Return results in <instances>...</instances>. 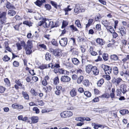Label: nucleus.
Returning a JSON list of instances; mask_svg holds the SVG:
<instances>
[{
    "label": "nucleus",
    "instance_id": "nucleus-10",
    "mask_svg": "<svg viewBox=\"0 0 129 129\" xmlns=\"http://www.w3.org/2000/svg\"><path fill=\"white\" fill-rule=\"evenodd\" d=\"M101 22L106 29L108 28L110 26V23L107 20H102V21Z\"/></svg>",
    "mask_w": 129,
    "mask_h": 129
},
{
    "label": "nucleus",
    "instance_id": "nucleus-40",
    "mask_svg": "<svg viewBox=\"0 0 129 129\" xmlns=\"http://www.w3.org/2000/svg\"><path fill=\"white\" fill-rule=\"evenodd\" d=\"M45 8H46L47 10L50 11L51 9V6L48 4H46L44 5Z\"/></svg>",
    "mask_w": 129,
    "mask_h": 129
},
{
    "label": "nucleus",
    "instance_id": "nucleus-14",
    "mask_svg": "<svg viewBox=\"0 0 129 129\" xmlns=\"http://www.w3.org/2000/svg\"><path fill=\"white\" fill-rule=\"evenodd\" d=\"M7 13L6 12H3L0 13V19H3L4 21L6 20L7 19L6 17Z\"/></svg>",
    "mask_w": 129,
    "mask_h": 129
},
{
    "label": "nucleus",
    "instance_id": "nucleus-26",
    "mask_svg": "<svg viewBox=\"0 0 129 129\" xmlns=\"http://www.w3.org/2000/svg\"><path fill=\"white\" fill-rule=\"evenodd\" d=\"M22 94L25 99L27 100L29 99V95L26 92L22 91Z\"/></svg>",
    "mask_w": 129,
    "mask_h": 129
},
{
    "label": "nucleus",
    "instance_id": "nucleus-29",
    "mask_svg": "<svg viewBox=\"0 0 129 129\" xmlns=\"http://www.w3.org/2000/svg\"><path fill=\"white\" fill-rule=\"evenodd\" d=\"M93 20L92 19H90L88 20V22L87 24L86 25V28H88L91 24Z\"/></svg>",
    "mask_w": 129,
    "mask_h": 129
},
{
    "label": "nucleus",
    "instance_id": "nucleus-17",
    "mask_svg": "<svg viewBox=\"0 0 129 129\" xmlns=\"http://www.w3.org/2000/svg\"><path fill=\"white\" fill-rule=\"evenodd\" d=\"M33 41L28 40L27 42L25 48H30L31 49L33 47V45L32 44Z\"/></svg>",
    "mask_w": 129,
    "mask_h": 129
},
{
    "label": "nucleus",
    "instance_id": "nucleus-18",
    "mask_svg": "<svg viewBox=\"0 0 129 129\" xmlns=\"http://www.w3.org/2000/svg\"><path fill=\"white\" fill-rule=\"evenodd\" d=\"M6 7L8 9H12L14 10L16 9L15 7L12 4H11L9 2H7V3L6 6Z\"/></svg>",
    "mask_w": 129,
    "mask_h": 129
},
{
    "label": "nucleus",
    "instance_id": "nucleus-49",
    "mask_svg": "<svg viewBox=\"0 0 129 129\" xmlns=\"http://www.w3.org/2000/svg\"><path fill=\"white\" fill-rule=\"evenodd\" d=\"M70 27L71 28L73 31H78V30L77 28L75 27L73 25H72L70 26Z\"/></svg>",
    "mask_w": 129,
    "mask_h": 129
},
{
    "label": "nucleus",
    "instance_id": "nucleus-48",
    "mask_svg": "<svg viewBox=\"0 0 129 129\" xmlns=\"http://www.w3.org/2000/svg\"><path fill=\"white\" fill-rule=\"evenodd\" d=\"M84 95L87 97H90L91 96V93L89 91H85L84 92Z\"/></svg>",
    "mask_w": 129,
    "mask_h": 129
},
{
    "label": "nucleus",
    "instance_id": "nucleus-47",
    "mask_svg": "<svg viewBox=\"0 0 129 129\" xmlns=\"http://www.w3.org/2000/svg\"><path fill=\"white\" fill-rule=\"evenodd\" d=\"M66 114L67 117H69L72 116L73 115V113L72 112L70 111H66Z\"/></svg>",
    "mask_w": 129,
    "mask_h": 129
},
{
    "label": "nucleus",
    "instance_id": "nucleus-54",
    "mask_svg": "<svg viewBox=\"0 0 129 129\" xmlns=\"http://www.w3.org/2000/svg\"><path fill=\"white\" fill-rule=\"evenodd\" d=\"M6 90V88L2 86H0V93H3Z\"/></svg>",
    "mask_w": 129,
    "mask_h": 129
},
{
    "label": "nucleus",
    "instance_id": "nucleus-57",
    "mask_svg": "<svg viewBox=\"0 0 129 129\" xmlns=\"http://www.w3.org/2000/svg\"><path fill=\"white\" fill-rule=\"evenodd\" d=\"M19 62L16 61H14L13 62V65L14 67H18L19 66Z\"/></svg>",
    "mask_w": 129,
    "mask_h": 129
},
{
    "label": "nucleus",
    "instance_id": "nucleus-2",
    "mask_svg": "<svg viewBox=\"0 0 129 129\" xmlns=\"http://www.w3.org/2000/svg\"><path fill=\"white\" fill-rule=\"evenodd\" d=\"M61 82L66 83L69 82L71 80V78L68 76H62L60 78Z\"/></svg>",
    "mask_w": 129,
    "mask_h": 129
},
{
    "label": "nucleus",
    "instance_id": "nucleus-60",
    "mask_svg": "<svg viewBox=\"0 0 129 129\" xmlns=\"http://www.w3.org/2000/svg\"><path fill=\"white\" fill-rule=\"evenodd\" d=\"M31 121H38V117L37 116H33L31 118Z\"/></svg>",
    "mask_w": 129,
    "mask_h": 129
},
{
    "label": "nucleus",
    "instance_id": "nucleus-45",
    "mask_svg": "<svg viewBox=\"0 0 129 129\" xmlns=\"http://www.w3.org/2000/svg\"><path fill=\"white\" fill-rule=\"evenodd\" d=\"M35 3L36 5L39 7H41L42 4L40 0H37Z\"/></svg>",
    "mask_w": 129,
    "mask_h": 129
},
{
    "label": "nucleus",
    "instance_id": "nucleus-44",
    "mask_svg": "<svg viewBox=\"0 0 129 129\" xmlns=\"http://www.w3.org/2000/svg\"><path fill=\"white\" fill-rule=\"evenodd\" d=\"M113 73L115 75H117L118 73V68L116 67H114L113 68Z\"/></svg>",
    "mask_w": 129,
    "mask_h": 129
},
{
    "label": "nucleus",
    "instance_id": "nucleus-28",
    "mask_svg": "<svg viewBox=\"0 0 129 129\" xmlns=\"http://www.w3.org/2000/svg\"><path fill=\"white\" fill-rule=\"evenodd\" d=\"M4 81L5 82V85L6 86H9L10 85V82L8 78H6L5 79H4Z\"/></svg>",
    "mask_w": 129,
    "mask_h": 129
},
{
    "label": "nucleus",
    "instance_id": "nucleus-24",
    "mask_svg": "<svg viewBox=\"0 0 129 129\" xmlns=\"http://www.w3.org/2000/svg\"><path fill=\"white\" fill-rule=\"evenodd\" d=\"M24 49L27 55H30L32 52V51L31 49L25 48Z\"/></svg>",
    "mask_w": 129,
    "mask_h": 129
},
{
    "label": "nucleus",
    "instance_id": "nucleus-41",
    "mask_svg": "<svg viewBox=\"0 0 129 129\" xmlns=\"http://www.w3.org/2000/svg\"><path fill=\"white\" fill-rule=\"evenodd\" d=\"M68 24V22L65 20H63L62 22V24L61 26L62 28H64L66 27Z\"/></svg>",
    "mask_w": 129,
    "mask_h": 129
},
{
    "label": "nucleus",
    "instance_id": "nucleus-58",
    "mask_svg": "<svg viewBox=\"0 0 129 129\" xmlns=\"http://www.w3.org/2000/svg\"><path fill=\"white\" fill-rule=\"evenodd\" d=\"M33 110L36 112V113L37 114L39 113L40 111L39 109L37 107H34L33 108Z\"/></svg>",
    "mask_w": 129,
    "mask_h": 129
},
{
    "label": "nucleus",
    "instance_id": "nucleus-32",
    "mask_svg": "<svg viewBox=\"0 0 129 129\" xmlns=\"http://www.w3.org/2000/svg\"><path fill=\"white\" fill-rule=\"evenodd\" d=\"M102 57L105 61H107L108 59V55L107 53H104L102 55Z\"/></svg>",
    "mask_w": 129,
    "mask_h": 129
},
{
    "label": "nucleus",
    "instance_id": "nucleus-37",
    "mask_svg": "<svg viewBox=\"0 0 129 129\" xmlns=\"http://www.w3.org/2000/svg\"><path fill=\"white\" fill-rule=\"evenodd\" d=\"M75 24L78 27L80 28H82L81 23L79 20L78 19L76 20L75 22Z\"/></svg>",
    "mask_w": 129,
    "mask_h": 129
},
{
    "label": "nucleus",
    "instance_id": "nucleus-33",
    "mask_svg": "<svg viewBox=\"0 0 129 129\" xmlns=\"http://www.w3.org/2000/svg\"><path fill=\"white\" fill-rule=\"evenodd\" d=\"M23 24L30 27L32 26L33 23L30 21H29L26 20L24 21L23 22Z\"/></svg>",
    "mask_w": 129,
    "mask_h": 129
},
{
    "label": "nucleus",
    "instance_id": "nucleus-27",
    "mask_svg": "<svg viewBox=\"0 0 129 129\" xmlns=\"http://www.w3.org/2000/svg\"><path fill=\"white\" fill-rule=\"evenodd\" d=\"M120 113L122 115H124L129 113V111L127 110H121L119 111Z\"/></svg>",
    "mask_w": 129,
    "mask_h": 129
},
{
    "label": "nucleus",
    "instance_id": "nucleus-51",
    "mask_svg": "<svg viewBox=\"0 0 129 129\" xmlns=\"http://www.w3.org/2000/svg\"><path fill=\"white\" fill-rule=\"evenodd\" d=\"M108 28L107 29L111 33H113L115 31L113 28L111 26H109Z\"/></svg>",
    "mask_w": 129,
    "mask_h": 129
},
{
    "label": "nucleus",
    "instance_id": "nucleus-30",
    "mask_svg": "<svg viewBox=\"0 0 129 129\" xmlns=\"http://www.w3.org/2000/svg\"><path fill=\"white\" fill-rule=\"evenodd\" d=\"M89 52L93 56H95L98 54L96 52L93 51V48L92 47H90Z\"/></svg>",
    "mask_w": 129,
    "mask_h": 129
},
{
    "label": "nucleus",
    "instance_id": "nucleus-59",
    "mask_svg": "<svg viewBox=\"0 0 129 129\" xmlns=\"http://www.w3.org/2000/svg\"><path fill=\"white\" fill-rule=\"evenodd\" d=\"M31 93L33 95H38L37 93L36 92L35 90L34 89L32 88L31 90Z\"/></svg>",
    "mask_w": 129,
    "mask_h": 129
},
{
    "label": "nucleus",
    "instance_id": "nucleus-42",
    "mask_svg": "<svg viewBox=\"0 0 129 129\" xmlns=\"http://www.w3.org/2000/svg\"><path fill=\"white\" fill-rule=\"evenodd\" d=\"M10 59V58L6 55H5L3 58V60L5 62L8 61Z\"/></svg>",
    "mask_w": 129,
    "mask_h": 129
},
{
    "label": "nucleus",
    "instance_id": "nucleus-22",
    "mask_svg": "<svg viewBox=\"0 0 129 129\" xmlns=\"http://www.w3.org/2000/svg\"><path fill=\"white\" fill-rule=\"evenodd\" d=\"M80 8L78 4H76L75 5L74 9V12L76 13L77 14L79 13V10H80Z\"/></svg>",
    "mask_w": 129,
    "mask_h": 129
},
{
    "label": "nucleus",
    "instance_id": "nucleus-46",
    "mask_svg": "<svg viewBox=\"0 0 129 129\" xmlns=\"http://www.w3.org/2000/svg\"><path fill=\"white\" fill-rule=\"evenodd\" d=\"M60 67L59 64V63H57L54 64H52L51 66V68L52 69H53L55 68H58Z\"/></svg>",
    "mask_w": 129,
    "mask_h": 129
},
{
    "label": "nucleus",
    "instance_id": "nucleus-12",
    "mask_svg": "<svg viewBox=\"0 0 129 129\" xmlns=\"http://www.w3.org/2000/svg\"><path fill=\"white\" fill-rule=\"evenodd\" d=\"M126 87V86L125 84H122L120 85V90L123 94H124L127 91Z\"/></svg>",
    "mask_w": 129,
    "mask_h": 129
},
{
    "label": "nucleus",
    "instance_id": "nucleus-1",
    "mask_svg": "<svg viewBox=\"0 0 129 129\" xmlns=\"http://www.w3.org/2000/svg\"><path fill=\"white\" fill-rule=\"evenodd\" d=\"M44 26L45 28H51L57 27V26L55 25H54L53 22L51 21V20H46L45 24Z\"/></svg>",
    "mask_w": 129,
    "mask_h": 129
},
{
    "label": "nucleus",
    "instance_id": "nucleus-36",
    "mask_svg": "<svg viewBox=\"0 0 129 129\" xmlns=\"http://www.w3.org/2000/svg\"><path fill=\"white\" fill-rule=\"evenodd\" d=\"M54 84L55 85H56L57 84L59 83V79L58 76L55 77L53 79Z\"/></svg>",
    "mask_w": 129,
    "mask_h": 129
},
{
    "label": "nucleus",
    "instance_id": "nucleus-63",
    "mask_svg": "<svg viewBox=\"0 0 129 129\" xmlns=\"http://www.w3.org/2000/svg\"><path fill=\"white\" fill-rule=\"evenodd\" d=\"M15 83L18 86H21L22 85V84L21 83L20 81L19 80H15Z\"/></svg>",
    "mask_w": 129,
    "mask_h": 129
},
{
    "label": "nucleus",
    "instance_id": "nucleus-52",
    "mask_svg": "<svg viewBox=\"0 0 129 129\" xmlns=\"http://www.w3.org/2000/svg\"><path fill=\"white\" fill-rule=\"evenodd\" d=\"M66 114V111H64L60 113V115L61 117L67 118V117Z\"/></svg>",
    "mask_w": 129,
    "mask_h": 129
},
{
    "label": "nucleus",
    "instance_id": "nucleus-6",
    "mask_svg": "<svg viewBox=\"0 0 129 129\" xmlns=\"http://www.w3.org/2000/svg\"><path fill=\"white\" fill-rule=\"evenodd\" d=\"M53 55L55 57L58 58H60L62 56L61 52L59 49H55Z\"/></svg>",
    "mask_w": 129,
    "mask_h": 129
},
{
    "label": "nucleus",
    "instance_id": "nucleus-7",
    "mask_svg": "<svg viewBox=\"0 0 129 129\" xmlns=\"http://www.w3.org/2000/svg\"><path fill=\"white\" fill-rule=\"evenodd\" d=\"M75 120L77 121H90L91 119L89 117H79L75 118Z\"/></svg>",
    "mask_w": 129,
    "mask_h": 129
},
{
    "label": "nucleus",
    "instance_id": "nucleus-4",
    "mask_svg": "<svg viewBox=\"0 0 129 129\" xmlns=\"http://www.w3.org/2000/svg\"><path fill=\"white\" fill-rule=\"evenodd\" d=\"M68 42V39L67 38H61L59 41L60 44L62 47H65L67 45Z\"/></svg>",
    "mask_w": 129,
    "mask_h": 129
},
{
    "label": "nucleus",
    "instance_id": "nucleus-55",
    "mask_svg": "<svg viewBox=\"0 0 129 129\" xmlns=\"http://www.w3.org/2000/svg\"><path fill=\"white\" fill-rule=\"evenodd\" d=\"M16 45L17 47V49L18 50H20L22 49L21 46L19 43H17L16 44Z\"/></svg>",
    "mask_w": 129,
    "mask_h": 129
},
{
    "label": "nucleus",
    "instance_id": "nucleus-16",
    "mask_svg": "<svg viewBox=\"0 0 129 129\" xmlns=\"http://www.w3.org/2000/svg\"><path fill=\"white\" fill-rule=\"evenodd\" d=\"M96 42L101 45H102L104 44L105 41L104 40L100 38H98L96 40Z\"/></svg>",
    "mask_w": 129,
    "mask_h": 129
},
{
    "label": "nucleus",
    "instance_id": "nucleus-35",
    "mask_svg": "<svg viewBox=\"0 0 129 129\" xmlns=\"http://www.w3.org/2000/svg\"><path fill=\"white\" fill-rule=\"evenodd\" d=\"M15 19L16 20H19L21 19V17L19 15H16L15 17L13 18L12 19V21L13 22L14 21H15L14 19Z\"/></svg>",
    "mask_w": 129,
    "mask_h": 129
},
{
    "label": "nucleus",
    "instance_id": "nucleus-3",
    "mask_svg": "<svg viewBox=\"0 0 129 129\" xmlns=\"http://www.w3.org/2000/svg\"><path fill=\"white\" fill-rule=\"evenodd\" d=\"M122 80V79L120 78H114L112 80V82L113 84H114L117 86L119 85Z\"/></svg>",
    "mask_w": 129,
    "mask_h": 129
},
{
    "label": "nucleus",
    "instance_id": "nucleus-31",
    "mask_svg": "<svg viewBox=\"0 0 129 129\" xmlns=\"http://www.w3.org/2000/svg\"><path fill=\"white\" fill-rule=\"evenodd\" d=\"M83 79V76H80L78 78L77 80V83L79 84L81 83Z\"/></svg>",
    "mask_w": 129,
    "mask_h": 129
},
{
    "label": "nucleus",
    "instance_id": "nucleus-56",
    "mask_svg": "<svg viewBox=\"0 0 129 129\" xmlns=\"http://www.w3.org/2000/svg\"><path fill=\"white\" fill-rule=\"evenodd\" d=\"M90 5L91 7H94L97 5V4L94 2H91L90 3Z\"/></svg>",
    "mask_w": 129,
    "mask_h": 129
},
{
    "label": "nucleus",
    "instance_id": "nucleus-13",
    "mask_svg": "<svg viewBox=\"0 0 129 129\" xmlns=\"http://www.w3.org/2000/svg\"><path fill=\"white\" fill-rule=\"evenodd\" d=\"M52 89V87L50 85H48L43 87V90L45 92L47 96V93L48 92L50 91Z\"/></svg>",
    "mask_w": 129,
    "mask_h": 129
},
{
    "label": "nucleus",
    "instance_id": "nucleus-43",
    "mask_svg": "<svg viewBox=\"0 0 129 129\" xmlns=\"http://www.w3.org/2000/svg\"><path fill=\"white\" fill-rule=\"evenodd\" d=\"M104 126L103 125H101L100 124H95L93 127V128L95 129H98V128L99 127H103V128L104 127Z\"/></svg>",
    "mask_w": 129,
    "mask_h": 129
},
{
    "label": "nucleus",
    "instance_id": "nucleus-23",
    "mask_svg": "<svg viewBox=\"0 0 129 129\" xmlns=\"http://www.w3.org/2000/svg\"><path fill=\"white\" fill-rule=\"evenodd\" d=\"M16 12L13 10H9L8 12V14L10 16H13L16 14Z\"/></svg>",
    "mask_w": 129,
    "mask_h": 129
},
{
    "label": "nucleus",
    "instance_id": "nucleus-38",
    "mask_svg": "<svg viewBox=\"0 0 129 129\" xmlns=\"http://www.w3.org/2000/svg\"><path fill=\"white\" fill-rule=\"evenodd\" d=\"M104 80L103 79H101L97 82V84L98 86L100 87L104 82Z\"/></svg>",
    "mask_w": 129,
    "mask_h": 129
},
{
    "label": "nucleus",
    "instance_id": "nucleus-62",
    "mask_svg": "<svg viewBox=\"0 0 129 129\" xmlns=\"http://www.w3.org/2000/svg\"><path fill=\"white\" fill-rule=\"evenodd\" d=\"M121 90L119 89H117L116 91V92L117 93V96H120L121 94Z\"/></svg>",
    "mask_w": 129,
    "mask_h": 129
},
{
    "label": "nucleus",
    "instance_id": "nucleus-50",
    "mask_svg": "<svg viewBox=\"0 0 129 129\" xmlns=\"http://www.w3.org/2000/svg\"><path fill=\"white\" fill-rule=\"evenodd\" d=\"M50 3L56 9H57V5L56 3L55 2L51 1Z\"/></svg>",
    "mask_w": 129,
    "mask_h": 129
},
{
    "label": "nucleus",
    "instance_id": "nucleus-21",
    "mask_svg": "<svg viewBox=\"0 0 129 129\" xmlns=\"http://www.w3.org/2000/svg\"><path fill=\"white\" fill-rule=\"evenodd\" d=\"M46 19V18H43L42 21H40L38 23V25L39 26H41L43 25V26L44 27V25H45Z\"/></svg>",
    "mask_w": 129,
    "mask_h": 129
},
{
    "label": "nucleus",
    "instance_id": "nucleus-53",
    "mask_svg": "<svg viewBox=\"0 0 129 129\" xmlns=\"http://www.w3.org/2000/svg\"><path fill=\"white\" fill-rule=\"evenodd\" d=\"M51 43L53 45H55L56 46H58V44L57 42V41L54 39H53L51 41Z\"/></svg>",
    "mask_w": 129,
    "mask_h": 129
},
{
    "label": "nucleus",
    "instance_id": "nucleus-9",
    "mask_svg": "<svg viewBox=\"0 0 129 129\" xmlns=\"http://www.w3.org/2000/svg\"><path fill=\"white\" fill-rule=\"evenodd\" d=\"M70 96L73 97L77 95V91L76 88H73L71 89L70 92Z\"/></svg>",
    "mask_w": 129,
    "mask_h": 129
},
{
    "label": "nucleus",
    "instance_id": "nucleus-25",
    "mask_svg": "<svg viewBox=\"0 0 129 129\" xmlns=\"http://www.w3.org/2000/svg\"><path fill=\"white\" fill-rule=\"evenodd\" d=\"M83 85L86 87L89 86L90 84L89 81L87 79H85L83 80Z\"/></svg>",
    "mask_w": 129,
    "mask_h": 129
},
{
    "label": "nucleus",
    "instance_id": "nucleus-39",
    "mask_svg": "<svg viewBox=\"0 0 129 129\" xmlns=\"http://www.w3.org/2000/svg\"><path fill=\"white\" fill-rule=\"evenodd\" d=\"M38 68L41 70H43L47 68V66L46 64H43L42 65L39 66Z\"/></svg>",
    "mask_w": 129,
    "mask_h": 129
},
{
    "label": "nucleus",
    "instance_id": "nucleus-19",
    "mask_svg": "<svg viewBox=\"0 0 129 129\" xmlns=\"http://www.w3.org/2000/svg\"><path fill=\"white\" fill-rule=\"evenodd\" d=\"M72 61L73 63L75 65H77L80 63V62L79 60L75 58H72Z\"/></svg>",
    "mask_w": 129,
    "mask_h": 129
},
{
    "label": "nucleus",
    "instance_id": "nucleus-5",
    "mask_svg": "<svg viewBox=\"0 0 129 129\" xmlns=\"http://www.w3.org/2000/svg\"><path fill=\"white\" fill-rule=\"evenodd\" d=\"M104 70L106 74H109L111 73L112 68L110 67L109 66H108L104 65Z\"/></svg>",
    "mask_w": 129,
    "mask_h": 129
},
{
    "label": "nucleus",
    "instance_id": "nucleus-61",
    "mask_svg": "<svg viewBox=\"0 0 129 129\" xmlns=\"http://www.w3.org/2000/svg\"><path fill=\"white\" fill-rule=\"evenodd\" d=\"M95 27L98 30L100 31L101 30V25L100 24H97L96 25Z\"/></svg>",
    "mask_w": 129,
    "mask_h": 129
},
{
    "label": "nucleus",
    "instance_id": "nucleus-34",
    "mask_svg": "<svg viewBox=\"0 0 129 129\" xmlns=\"http://www.w3.org/2000/svg\"><path fill=\"white\" fill-rule=\"evenodd\" d=\"M45 59L47 60H50L51 59V54L49 53H47L45 56Z\"/></svg>",
    "mask_w": 129,
    "mask_h": 129
},
{
    "label": "nucleus",
    "instance_id": "nucleus-15",
    "mask_svg": "<svg viewBox=\"0 0 129 129\" xmlns=\"http://www.w3.org/2000/svg\"><path fill=\"white\" fill-rule=\"evenodd\" d=\"M92 71L93 72L94 75H96L99 74V70L95 66H93Z\"/></svg>",
    "mask_w": 129,
    "mask_h": 129
},
{
    "label": "nucleus",
    "instance_id": "nucleus-20",
    "mask_svg": "<svg viewBox=\"0 0 129 129\" xmlns=\"http://www.w3.org/2000/svg\"><path fill=\"white\" fill-rule=\"evenodd\" d=\"M110 58L112 60L114 61H116L118 59V56L115 54L111 55L110 56Z\"/></svg>",
    "mask_w": 129,
    "mask_h": 129
},
{
    "label": "nucleus",
    "instance_id": "nucleus-64",
    "mask_svg": "<svg viewBox=\"0 0 129 129\" xmlns=\"http://www.w3.org/2000/svg\"><path fill=\"white\" fill-rule=\"evenodd\" d=\"M59 72V73L62 74H65V70L62 69H58Z\"/></svg>",
    "mask_w": 129,
    "mask_h": 129
},
{
    "label": "nucleus",
    "instance_id": "nucleus-8",
    "mask_svg": "<svg viewBox=\"0 0 129 129\" xmlns=\"http://www.w3.org/2000/svg\"><path fill=\"white\" fill-rule=\"evenodd\" d=\"M119 30V32L122 36H125L126 34V30L125 27L123 26L120 27Z\"/></svg>",
    "mask_w": 129,
    "mask_h": 129
},
{
    "label": "nucleus",
    "instance_id": "nucleus-11",
    "mask_svg": "<svg viewBox=\"0 0 129 129\" xmlns=\"http://www.w3.org/2000/svg\"><path fill=\"white\" fill-rule=\"evenodd\" d=\"M93 66L92 65L89 64L86 66V71L87 73H89L92 70Z\"/></svg>",
    "mask_w": 129,
    "mask_h": 129
}]
</instances>
